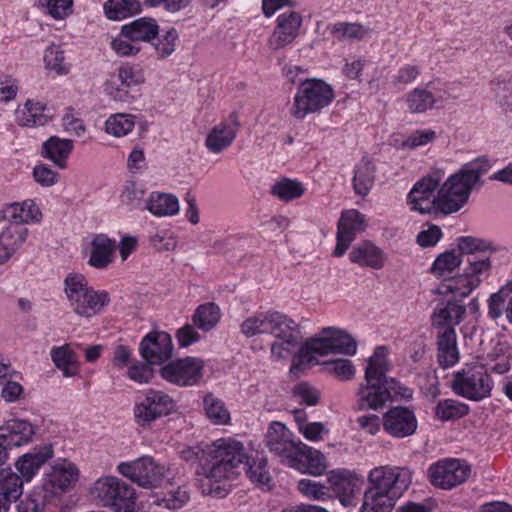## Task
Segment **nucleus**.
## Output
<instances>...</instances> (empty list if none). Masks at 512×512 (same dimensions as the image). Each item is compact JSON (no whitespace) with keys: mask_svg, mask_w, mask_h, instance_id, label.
<instances>
[{"mask_svg":"<svg viewBox=\"0 0 512 512\" xmlns=\"http://www.w3.org/2000/svg\"><path fill=\"white\" fill-rule=\"evenodd\" d=\"M202 470L199 489L203 495L224 497L227 494L226 483L239 474V467L246 459L243 444L233 439H218L211 445V452Z\"/></svg>","mask_w":512,"mask_h":512,"instance_id":"nucleus-1","label":"nucleus"},{"mask_svg":"<svg viewBox=\"0 0 512 512\" xmlns=\"http://www.w3.org/2000/svg\"><path fill=\"white\" fill-rule=\"evenodd\" d=\"M240 331L246 338L271 335L274 338L270 345V358L273 361L289 358L302 339L299 325L276 310L257 312L247 317L241 323Z\"/></svg>","mask_w":512,"mask_h":512,"instance_id":"nucleus-2","label":"nucleus"},{"mask_svg":"<svg viewBox=\"0 0 512 512\" xmlns=\"http://www.w3.org/2000/svg\"><path fill=\"white\" fill-rule=\"evenodd\" d=\"M390 368L387 347H376L365 368V383L358 390L360 409L377 410L394 398L411 397L410 389L402 386L396 379L387 377Z\"/></svg>","mask_w":512,"mask_h":512,"instance_id":"nucleus-3","label":"nucleus"},{"mask_svg":"<svg viewBox=\"0 0 512 512\" xmlns=\"http://www.w3.org/2000/svg\"><path fill=\"white\" fill-rule=\"evenodd\" d=\"M413 472L408 467L384 465L368 474L369 487L359 512H391L396 501L408 489Z\"/></svg>","mask_w":512,"mask_h":512,"instance_id":"nucleus-4","label":"nucleus"},{"mask_svg":"<svg viewBox=\"0 0 512 512\" xmlns=\"http://www.w3.org/2000/svg\"><path fill=\"white\" fill-rule=\"evenodd\" d=\"M486 157H479L461 166L440 186V213L452 214L459 211L467 202L472 190L483 182L482 176L490 170Z\"/></svg>","mask_w":512,"mask_h":512,"instance_id":"nucleus-5","label":"nucleus"},{"mask_svg":"<svg viewBox=\"0 0 512 512\" xmlns=\"http://www.w3.org/2000/svg\"><path fill=\"white\" fill-rule=\"evenodd\" d=\"M64 284L72 310L81 317L90 318L110 303L109 294L104 290H94L82 274H69Z\"/></svg>","mask_w":512,"mask_h":512,"instance_id":"nucleus-6","label":"nucleus"},{"mask_svg":"<svg viewBox=\"0 0 512 512\" xmlns=\"http://www.w3.org/2000/svg\"><path fill=\"white\" fill-rule=\"evenodd\" d=\"M334 97L333 88L324 80L317 78L301 80L294 95L290 113L294 118L302 120L308 114L319 113L328 107Z\"/></svg>","mask_w":512,"mask_h":512,"instance_id":"nucleus-7","label":"nucleus"},{"mask_svg":"<svg viewBox=\"0 0 512 512\" xmlns=\"http://www.w3.org/2000/svg\"><path fill=\"white\" fill-rule=\"evenodd\" d=\"M90 494L96 502L113 512H136L135 489L117 477L99 478L90 488Z\"/></svg>","mask_w":512,"mask_h":512,"instance_id":"nucleus-8","label":"nucleus"},{"mask_svg":"<svg viewBox=\"0 0 512 512\" xmlns=\"http://www.w3.org/2000/svg\"><path fill=\"white\" fill-rule=\"evenodd\" d=\"M493 386L487 368L480 363L466 364L451 380V389L456 395L476 402L490 397Z\"/></svg>","mask_w":512,"mask_h":512,"instance_id":"nucleus-9","label":"nucleus"},{"mask_svg":"<svg viewBox=\"0 0 512 512\" xmlns=\"http://www.w3.org/2000/svg\"><path fill=\"white\" fill-rule=\"evenodd\" d=\"M117 471L141 488L154 489L160 487L168 478L170 469L145 455L133 461L119 463Z\"/></svg>","mask_w":512,"mask_h":512,"instance_id":"nucleus-10","label":"nucleus"},{"mask_svg":"<svg viewBox=\"0 0 512 512\" xmlns=\"http://www.w3.org/2000/svg\"><path fill=\"white\" fill-rule=\"evenodd\" d=\"M80 477V471L75 463L59 458L44 472L41 488L46 497L52 499L73 489Z\"/></svg>","mask_w":512,"mask_h":512,"instance_id":"nucleus-11","label":"nucleus"},{"mask_svg":"<svg viewBox=\"0 0 512 512\" xmlns=\"http://www.w3.org/2000/svg\"><path fill=\"white\" fill-rule=\"evenodd\" d=\"M443 173L436 171L416 182L408 194L411 209L422 214L440 213V186Z\"/></svg>","mask_w":512,"mask_h":512,"instance_id":"nucleus-12","label":"nucleus"},{"mask_svg":"<svg viewBox=\"0 0 512 512\" xmlns=\"http://www.w3.org/2000/svg\"><path fill=\"white\" fill-rule=\"evenodd\" d=\"M490 270L491 260L489 257L469 256L463 274L451 279L447 284V289L455 297H466L480 285L481 277L488 275Z\"/></svg>","mask_w":512,"mask_h":512,"instance_id":"nucleus-13","label":"nucleus"},{"mask_svg":"<svg viewBox=\"0 0 512 512\" xmlns=\"http://www.w3.org/2000/svg\"><path fill=\"white\" fill-rule=\"evenodd\" d=\"M174 408L175 402L167 393L149 389L144 397L136 402L134 417L140 426H149L155 420L170 414Z\"/></svg>","mask_w":512,"mask_h":512,"instance_id":"nucleus-14","label":"nucleus"},{"mask_svg":"<svg viewBox=\"0 0 512 512\" xmlns=\"http://www.w3.org/2000/svg\"><path fill=\"white\" fill-rule=\"evenodd\" d=\"M470 474V466L459 459H445L432 464L428 469L432 485L441 489H451L462 484Z\"/></svg>","mask_w":512,"mask_h":512,"instance_id":"nucleus-15","label":"nucleus"},{"mask_svg":"<svg viewBox=\"0 0 512 512\" xmlns=\"http://www.w3.org/2000/svg\"><path fill=\"white\" fill-rule=\"evenodd\" d=\"M203 361L195 357H186L171 361L160 370L166 381L180 387L196 385L202 378Z\"/></svg>","mask_w":512,"mask_h":512,"instance_id":"nucleus-16","label":"nucleus"},{"mask_svg":"<svg viewBox=\"0 0 512 512\" xmlns=\"http://www.w3.org/2000/svg\"><path fill=\"white\" fill-rule=\"evenodd\" d=\"M365 216L358 210L351 209L344 211L338 221L337 243L334 249V256L344 255L351 242L358 233L365 230Z\"/></svg>","mask_w":512,"mask_h":512,"instance_id":"nucleus-17","label":"nucleus"},{"mask_svg":"<svg viewBox=\"0 0 512 512\" xmlns=\"http://www.w3.org/2000/svg\"><path fill=\"white\" fill-rule=\"evenodd\" d=\"M302 25V17L298 12L290 11L280 14L276 26L268 39L271 50L277 51L294 42Z\"/></svg>","mask_w":512,"mask_h":512,"instance_id":"nucleus-18","label":"nucleus"},{"mask_svg":"<svg viewBox=\"0 0 512 512\" xmlns=\"http://www.w3.org/2000/svg\"><path fill=\"white\" fill-rule=\"evenodd\" d=\"M144 82V76L138 67L129 64L121 65L117 73L105 84L107 93L117 101H126L128 90Z\"/></svg>","mask_w":512,"mask_h":512,"instance_id":"nucleus-19","label":"nucleus"},{"mask_svg":"<svg viewBox=\"0 0 512 512\" xmlns=\"http://www.w3.org/2000/svg\"><path fill=\"white\" fill-rule=\"evenodd\" d=\"M265 443L270 452L281 458V461L290 466L297 450L298 442L290 438V431L280 422H272L265 438Z\"/></svg>","mask_w":512,"mask_h":512,"instance_id":"nucleus-20","label":"nucleus"},{"mask_svg":"<svg viewBox=\"0 0 512 512\" xmlns=\"http://www.w3.org/2000/svg\"><path fill=\"white\" fill-rule=\"evenodd\" d=\"M139 350L148 364H161L172 356V339L166 332H151L142 339Z\"/></svg>","mask_w":512,"mask_h":512,"instance_id":"nucleus-21","label":"nucleus"},{"mask_svg":"<svg viewBox=\"0 0 512 512\" xmlns=\"http://www.w3.org/2000/svg\"><path fill=\"white\" fill-rule=\"evenodd\" d=\"M383 427L392 437L405 438L415 433L417 419L413 410L397 406L389 409L384 414Z\"/></svg>","mask_w":512,"mask_h":512,"instance_id":"nucleus-22","label":"nucleus"},{"mask_svg":"<svg viewBox=\"0 0 512 512\" xmlns=\"http://www.w3.org/2000/svg\"><path fill=\"white\" fill-rule=\"evenodd\" d=\"M330 347L327 335L322 329L320 337L308 339L299 348L297 355L293 358L290 372L298 376L306 367L317 363L316 355L325 356L331 354Z\"/></svg>","mask_w":512,"mask_h":512,"instance_id":"nucleus-23","label":"nucleus"},{"mask_svg":"<svg viewBox=\"0 0 512 512\" xmlns=\"http://www.w3.org/2000/svg\"><path fill=\"white\" fill-rule=\"evenodd\" d=\"M238 113L232 112L228 118L216 125L207 135L205 144L207 149L215 154L230 147L240 129Z\"/></svg>","mask_w":512,"mask_h":512,"instance_id":"nucleus-24","label":"nucleus"},{"mask_svg":"<svg viewBox=\"0 0 512 512\" xmlns=\"http://www.w3.org/2000/svg\"><path fill=\"white\" fill-rule=\"evenodd\" d=\"M358 477L346 469L333 470L328 474L327 482L343 506L355 504V493L358 488Z\"/></svg>","mask_w":512,"mask_h":512,"instance_id":"nucleus-25","label":"nucleus"},{"mask_svg":"<svg viewBox=\"0 0 512 512\" xmlns=\"http://www.w3.org/2000/svg\"><path fill=\"white\" fill-rule=\"evenodd\" d=\"M53 456L54 449L52 444L37 446L33 448L32 451L20 456L15 463V467L22 479L29 482Z\"/></svg>","mask_w":512,"mask_h":512,"instance_id":"nucleus-26","label":"nucleus"},{"mask_svg":"<svg viewBox=\"0 0 512 512\" xmlns=\"http://www.w3.org/2000/svg\"><path fill=\"white\" fill-rule=\"evenodd\" d=\"M290 468L314 476L322 475L326 468L325 456L318 450L298 441V450L290 460Z\"/></svg>","mask_w":512,"mask_h":512,"instance_id":"nucleus-27","label":"nucleus"},{"mask_svg":"<svg viewBox=\"0 0 512 512\" xmlns=\"http://www.w3.org/2000/svg\"><path fill=\"white\" fill-rule=\"evenodd\" d=\"M36 427L24 419H10L0 427V442L8 446L20 447L32 441Z\"/></svg>","mask_w":512,"mask_h":512,"instance_id":"nucleus-28","label":"nucleus"},{"mask_svg":"<svg viewBox=\"0 0 512 512\" xmlns=\"http://www.w3.org/2000/svg\"><path fill=\"white\" fill-rule=\"evenodd\" d=\"M445 98V93H440L432 84H429L426 87H417L408 92L405 101L411 113H423L432 109L436 104L442 103Z\"/></svg>","mask_w":512,"mask_h":512,"instance_id":"nucleus-29","label":"nucleus"},{"mask_svg":"<svg viewBox=\"0 0 512 512\" xmlns=\"http://www.w3.org/2000/svg\"><path fill=\"white\" fill-rule=\"evenodd\" d=\"M28 229L24 225L8 224L0 234V265L6 263L26 241Z\"/></svg>","mask_w":512,"mask_h":512,"instance_id":"nucleus-30","label":"nucleus"},{"mask_svg":"<svg viewBox=\"0 0 512 512\" xmlns=\"http://www.w3.org/2000/svg\"><path fill=\"white\" fill-rule=\"evenodd\" d=\"M116 242L105 234H97L91 241L88 264L96 269H106L114 259Z\"/></svg>","mask_w":512,"mask_h":512,"instance_id":"nucleus-31","label":"nucleus"},{"mask_svg":"<svg viewBox=\"0 0 512 512\" xmlns=\"http://www.w3.org/2000/svg\"><path fill=\"white\" fill-rule=\"evenodd\" d=\"M349 259L352 263L378 270L384 266L385 254L373 243L363 241L353 247Z\"/></svg>","mask_w":512,"mask_h":512,"instance_id":"nucleus-32","label":"nucleus"},{"mask_svg":"<svg viewBox=\"0 0 512 512\" xmlns=\"http://www.w3.org/2000/svg\"><path fill=\"white\" fill-rule=\"evenodd\" d=\"M1 213L2 218L9 221V224L24 225L37 222L41 218V212L33 200L8 204Z\"/></svg>","mask_w":512,"mask_h":512,"instance_id":"nucleus-33","label":"nucleus"},{"mask_svg":"<svg viewBox=\"0 0 512 512\" xmlns=\"http://www.w3.org/2000/svg\"><path fill=\"white\" fill-rule=\"evenodd\" d=\"M121 34L132 42H150L159 34V26L155 19L142 17L123 25Z\"/></svg>","mask_w":512,"mask_h":512,"instance_id":"nucleus-34","label":"nucleus"},{"mask_svg":"<svg viewBox=\"0 0 512 512\" xmlns=\"http://www.w3.org/2000/svg\"><path fill=\"white\" fill-rule=\"evenodd\" d=\"M438 363L442 368H448L456 364L459 360V351L457 348V336L455 329L448 328L438 331Z\"/></svg>","mask_w":512,"mask_h":512,"instance_id":"nucleus-35","label":"nucleus"},{"mask_svg":"<svg viewBox=\"0 0 512 512\" xmlns=\"http://www.w3.org/2000/svg\"><path fill=\"white\" fill-rule=\"evenodd\" d=\"M465 313V306L457 302H448L445 306L435 309L432 325L439 331L454 329L463 320Z\"/></svg>","mask_w":512,"mask_h":512,"instance_id":"nucleus-36","label":"nucleus"},{"mask_svg":"<svg viewBox=\"0 0 512 512\" xmlns=\"http://www.w3.org/2000/svg\"><path fill=\"white\" fill-rule=\"evenodd\" d=\"M16 122L21 126L35 127L43 126L49 120L46 113V106L38 101L27 100L23 107L15 111Z\"/></svg>","mask_w":512,"mask_h":512,"instance_id":"nucleus-37","label":"nucleus"},{"mask_svg":"<svg viewBox=\"0 0 512 512\" xmlns=\"http://www.w3.org/2000/svg\"><path fill=\"white\" fill-rule=\"evenodd\" d=\"M144 209L157 217L173 216L179 212V201L172 194L153 192L149 195Z\"/></svg>","mask_w":512,"mask_h":512,"instance_id":"nucleus-38","label":"nucleus"},{"mask_svg":"<svg viewBox=\"0 0 512 512\" xmlns=\"http://www.w3.org/2000/svg\"><path fill=\"white\" fill-rule=\"evenodd\" d=\"M323 332L327 335L331 354H344L352 356L357 351L356 341L344 330L335 327H325Z\"/></svg>","mask_w":512,"mask_h":512,"instance_id":"nucleus-39","label":"nucleus"},{"mask_svg":"<svg viewBox=\"0 0 512 512\" xmlns=\"http://www.w3.org/2000/svg\"><path fill=\"white\" fill-rule=\"evenodd\" d=\"M375 166L367 157H363L355 167L353 188L357 195L366 196L374 185Z\"/></svg>","mask_w":512,"mask_h":512,"instance_id":"nucleus-40","label":"nucleus"},{"mask_svg":"<svg viewBox=\"0 0 512 512\" xmlns=\"http://www.w3.org/2000/svg\"><path fill=\"white\" fill-rule=\"evenodd\" d=\"M73 149V142L69 139L51 137L43 144L45 156L55 163L59 168H66V159Z\"/></svg>","mask_w":512,"mask_h":512,"instance_id":"nucleus-41","label":"nucleus"},{"mask_svg":"<svg viewBox=\"0 0 512 512\" xmlns=\"http://www.w3.org/2000/svg\"><path fill=\"white\" fill-rule=\"evenodd\" d=\"M24 480L11 468L0 469V495L9 503L15 502L23 493Z\"/></svg>","mask_w":512,"mask_h":512,"instance_id":"nucleus-42","label":"nucleus"},{"mask_svg":"<svg viewBox=\"0 0 512 512\" xmlns=\"http://www.w3.org/2000/svg\"><path fill=\"white\" fill-rule=\"evenodd\" d=\"M51 360L63 376L72 377L78 372V362L74 352L68 345L54 346L50 351Z\"/></svg>","mask_w":512,"mask_h":512,"instance_id":"nucleus-43","label":"nucleus"},{"mask_svg":"<svg viewBox=\"0 0 512 512\" xmlns=\"http://www.w3.org/2000/svg\"><path fill=\"white\" fill-rule=\"evenodd\" d=\"M246 474L251 482L259 487L269 490L271 488V474L267 467V460L264 457L257 456L256 458H249L246 456Z\"/></svg>","mask_w":512,"mask_h":512,"instance_id":"nucleus-44","label":"nucleus"},{"mask_svg":"<svg viewBox=\"0 0 512 512\" xmlns=\"http://www.w3.org/2000/svg\"><path fill=\"white\" fill-rule=\"evenodd\" d=\"M203 408L207 418L216 425H226L230 421V412L225 403L212 393L203 398Z\"/></svg>","mask_w":512,"mask_h":512,"instance_id":"nucleus-45","label":"nucleus"},{"mask_svg":"<svg viewBox=\"0 0 512 512\" xmlns=\"http://www.w3.org/2000/svg\"><path fill=\"white\" fill-rule=\"evenodd\" d=\"M190 499L189 492L184 487H178L163 496L153 495L150 497L149 505L167 510H177L182 508Z\"/></svg>","mask_w":512,"mask_h":512,"instance_id":"nucleus-46","label":"nucleus"},{"mask_svg":"<svg viewBox=\"0 0 512 512\" xmlns=\"http://www.w3.org/2000/svg\"><path fill=\"white\" fill-rule=\"evenodd\" d=\"M219 319L220 309L214 303L200 305L192 317L194 326L203 331H210L213 329Z\"/></svg>","mask_w":512,"mask_h":512,"instance_id":"nucleus-47","label":"nucleus"},{"mask_svg":"<svg viewBox=\"0 0 512 512\" xmlns=\"http://www.w3.org/2000/svg\"><path fill=\"white\" fill-rule=\"evenodd\" d=\"M137 0H108L104 4L105 14L110 20H120L140 11Z\"/></svg>","mask_w":512,"mask_h":512,"instance_id":"nucleus-48","label":"nucleus"},{"mask_svg":"<svg viewBox=\"0 0 512 512\" xmlns=\"http://www.w3.org/2000/svg\"><path fill=\"white\" fill-rule=\"evenodd\" d=\"M469 406L455 399L440 400L435 407V415L442 421H450L466 416Z\"/></svg>","mask_w":512,"mask_h":512,"instance_id":"nucleus-49","label":"nucleus"},{"mask_svg":"<svg viewBox=\"0 0 512 512\" xmlns=\"http://www.w3.org/2000/svg\"><path fill=\"white\" fill-rule=\"evenodd\" d=\"M134 126V116L117 113L108 117L105 122V131L114 137H123L130 133Z\"/></svg>","mask_w":512,"mask_h":512,"instance_id":"nucleus-50","label":"nucleus"},{"mask_svg":"<svg viewBox=\"0 0 512 512\" xmlns=\"http://www.w3.org/2000/svg\"><path fill=\"white\" fill-rule=\"evenodd\" d=\"M304 187L301 182L284 178L271 187V193L283 201H291L304 194Z\"/></svg>","mask_w":512,"mask_h":512,"instance_id":"nucleus-51","label":"nucleus"},{"mask_svg":"<svg viewBox=\"0 0 512 512\" xmlns=\"http://www.w3.org/2000/svg\"><path fill=\"white\" fill-rule=\"evenodd\" d=\"M457 248L460 255L465 254L467 257L476 255V252L497 251L490 241L473 236H461L457 238Z\"/></svg>","mask_w":512,"mask_h":512,"instance_id":"nucleus-52","label":"nucleus"},{"mask_svg":"<svg viewBox=\"0 0 512 512\" xmlns=\"http://www.w3.org/2000/svg\"><path fill=\"white\" fill-rule=\"evenodd\" d=\"M145 190L142 185L135 182H126L120 195V201L130 210L144 209L143 201Z\"/></svg>","mask_w":512,"mask_h":512,"instance_id":"nucleus-53","label":"nucleus"},{"mask_svg":"<svg viewBox=\"0 0 512 512\" xmlns=\"http://www.w3.org/2000/svg\"><path fill=\"white\" fill-rule=\"evenodd\" d=\"M51 500V497H46V492L41 487H37L20 502L17 509L18 512H43L45 504Z\"/></svg>","mask_w":512,"mask_h":512,"instance_id":"nucleus-54","label":"nucleus"},{"mask_svg":"<svg viewBox=\"0 0 512 512\" xmlns=\"http://www.w3.org/2000/svg\"><path fill=\"white\" fill-rule=\"evenodd\" d=\"M461 255L448 251L439 255L433 263L432 271L438 276H446L453 272L461 263Z\"/></svg>","mask_w":512,"mask_h":512,"instance_id":"nucleus-55","label":"nucleus"},{"mask_svg":"<svg viewBox=\"0 0 512 512\" xmlns=\"http://www.w3.org/2000/svg\"><path fill=\"white\" fill-rule=\"evenodd\" d=\"M325 370L342 381L351 380L355 375V367L349 359H335L323 363Z\"/></svg>","mask_w":512,"mask_h":512,"instance_id":"nucleus-56","label":"nucleus"},{"mask_svg":"<svg viewBox=\"0 0 512 512\" xmlns=\"http://www.w3.org/2000/svg\"><path fill=\"white\" fill-rule=\"evenodd\" d=\"M44 62L47 68L57 73H67L68 71L64 51L59 45L52 44L45 50Z\"/></svg>","mask_w":512,"mask_h":512,"instance_id":"nucleus-57","label":"nucleus"},{"mask_svg":"<svg viewBox=\"0 0 512 512\" xmlns=\"http://www.w3.org/2000/svg\"><path fill=\"white\" fill-rule=\"evenodd\" d=\"M298 489L303 495L314 500H325L330 497L328 487L311 479H301L298 482Z\"/></svg>","mask_w":512,"mask_h":512,"instance_id":"nucleus-58","label":"nucleus"},{"mask_svg":"<svg viewBox=\"0 0 512 512\" xmlns=\"http://www.w3.org/2000/svg\"><path fill=\"white\" fill-rule=\"evenodd\" d=\"M332 32L339 39H361L367 34V29L357 23L340 22L333 25Z\"/></svg>","mask_w":512,"mask_h":512,"instance_id":"nucleus-59","label":"nucleus"},{"mask_svg":"<svg viewBox=\"0 0 512 512\" xmlns=\"http://www.w3.org/2000/svg\"><path fill=\"white\" fill-rule=\"evenodd\" d=\"M436 137V133L433 130H416L407 136L400 144L401 148L415 149L427 145L432 142Z\"/></svg>","mask_w":512,"mask_h":512,"instance_id":"nucleus-60","label":"nucleus"},{"mask_svg":"<svg viewBox=\"0 0 512 512\" xmlns=\"http://www.w3.org/2000/svg\"><path fill=\"white\" fill-rule=\"evenodd\" d=\"M41 6L55 19H63L72 11L73 0H39Z\"/></svg>","mask_w":512,"mask_h":512,"instance_id":"nucleus-61","label":"nucleus"},{"mask_svg":"<svg viewBox=\"0 0 512 512\" xmlns=\"http://www.w3.org/2000/svg\"><path fill=\"white\" fill-rule=\"evenodd\" d=\"M178 40V33L176 29L170 28L164 32L158 43L155 45V50L161 58H165L172 54L175 50L176 42Z\"/></svg>","mask_w":512,"mask_h":512,"instance_id":"nucleus-62","label":"nucleus"},{"mask_svg":"<svg viewBox=\"0 0 512 512\" xmlns=\"http://www.w3.org/2000/svg\"><path fill=\"white\" fill-rule=\"evenodd\" d=\"M420 74L419 67L416 65H404L391 78L395 86H405L412 83Z\"/></svg>","mask_w":512,"mask_h":512,"instance_id":"nucleus-63","label":"nucleus"},{"mask_svg":"<svg viewBox=\"0 0 512 512\" xmlns=\"http://www.w3.org/2000/svg\"><path fill=\"white\" fill-rule=\"evenodd\" d=\"M293 393L303 403L309 406L316 405L319 401L318 391L306 382H300L296 384L293 388Z\"/></svg>","mask_w":512,"mask_h":512,"instance_id":"nucleus-64","label":"nucleus"}]
</instances>
